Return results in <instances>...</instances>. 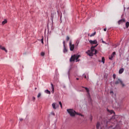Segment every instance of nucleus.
Wrapping results in <instances>:
<instances>
[{
	"mask_svg": "<svg viewBox=\"0 0 129 129\" xmlns=\"http://www.w3.org/2000/svg\"><path fill=\"white\" fill-rule=\"evenodd\" d=\"M0 49L3 51H5L6 53L8 52V50L6 49V48L2 45H0Z\"/></svg>",
	"mask_w": 129,
	"mask_h": 129,
	"instance_id": "13",
	"label": "nucleus"
},
{
	"mask_svg": "<svg viewBox=\"0 0 129 129\" xmlns=\"http://www.w3.org/2000/svg\"><path fill=\"white\" fill-rule=\"evenodd\" d=\"M40 96H41V93H39L37 95V97L39 98V97H40Z\"/></svg>",
	"mask_w": 129,
	"mask_h": 129,
	"instance_id": "28",
	"label": "nucleus"
},
{
	"mask_svg": "<svg viewBox=\"0 0 129 129\" xmlns=\"http://www.w3.org/2000/svg\"><path fill=\"white\" fill-rule=\"evenodd\" d=\"M52 106L53 109H56L57 107H59V105L57 104L56 103H53L52 104Z\"/></svg>",
	"mask_w": 129,
	"mask_h": 129,
	"instance_id": "7",
	"label": "nucleus"
},
{
	"mask_svg": "<svg viewBox=\"0 0 129 129\" xmlns=\"http://www.w3.org/2000/svg\"><path fill=\"white\" fill-rule=\"evenodd\" d=\"M120 83L121 85H122V87L124 86V84L122 82V81L120 79H116V81H115V84H119Z\"/></svg>",
	"mask_w": 129,
	"mask_h": 129,
	"instance_id": "4",
	"label": "nucleus"
},
{
	"mask_svg": "<svg viewBox=\"0 0 129 129\" xmlns=\"http://www.w3.org/2000/svg\"><path fill=\"white\" fill-rule=\"evenodd\" d=\"M63 47H66L65 46V41H63Z\"/></svg>",
	"mask_w": 129,
	"mask_h": 129,
	"instance_id": "32",
	"label": "nucleus"
},
{
	"mask_svg": "<svg viewBox=\"0 0 129 129\" xmlns=\"http://www.w3.org/2000/svg\"><path fill=\"white\" fill-rule=\"evenodd\" d=\"M97 44L96 45L94 46H92V47H94V49H95V48H96V47H97Z\"/></svg>",
	"mask_w": 129,
	"mask_h": 129,
	"instance_id": "34",
	"label": "nucleus"
},
{
	"mask_svg": "<svg viewBox=\"0 0 129 129\" xmlns=\"http://www.w3.org/2000/svg\"><path fill=\"white\" fill-rule=\"evenodd\" d=\"M41 56H45V52H42L41 53Z\"/></svg>",
	"mask_w": 129,
	"mask_h": 129,
	"instance_id": "25",
	"label": "nucleus"
},
{
	"mask_svg": "<svg viewBox=\"0 0 129 129\" xmlns=\"http://www.w3.org/2000/svg\"><path fill=\"white\" fill-rule=\"evenodd\" d=\"M68 50L66 48V46H63V53H67Z\"/></svg>",
	"mask_w": 129,
	"mask_h": 129,
	"instance_id": "14",
	"label": "nucleus"
},
{
	"mask_svg": "<svg viewBox=\"0 0 129 129\" xmlns=\"http://www.w3.org/2000/svg\"><path fill=\"white\" fill-rule=\"evenodd\" d=\"M79 58V55L75 54L72 55L70 58V62H73L75 61V59L77 60V62H78V59Z\"/></svg>",
	"mask_w": 129,
	"mask_h": 129,
	"instance_id": "3",
	"label": "nucleus"
},
{
	"mask_svg": "<svg viewBox=\"0 0 129 129\" xmlns=\"http://www.w3.org/2000/svg\"><path fill=\"white\" fill-rule=\"evenodd\" d=\"M110 94H113V91H111L110 92Z\"/></svg>",
	"mask_w": 129,
	"mask_h": 129,
	"instance_id": "33",
	"label": "nucleus"
},
{
	"mask_svg": "<svg viewBox=\"0 0 129 129\" xmlns=\"http://www.w3.org/2000/svg\"><path fill=\"white\" fill-rule=\"evenodd\" d=\"M123 23H125V19H122L118 21V25H120V24H123Z\"/></svg>",
	"mask_w": 129,
	"mask_h": 129,
	"instance_id": "10",
	"label": "nucleus"
},
{
	"mask_svg": "<svg viewBox=\"0 0 129 129\" xmlns=\"http://www.w3.org/2000/svg\"><path fill=\"white\" fill-rule=\"evenodd\" d=\"M51 89H52V91L51 92L52 93H54V86L53 85V84H51Z\"/></svg>",
	"mask_w": 129,
	"mask_h": 129,
	"instance_id": "18",
	"label": "nucleus"
},
{
	"mask_svg": "<svg viewBox=\"0 0 129 129\" xmlns=\"http://www.w3.org/2000/svg\"><path fill=\"white\" fill-rule=\"evenodd\" d=\"M96 34V32L93 33L92 34L90 35V37H93L94 36H95Z\"/></svg>",
	"mask_w": 129,
	"mask_h": 129,
	"instance_id": "23",
	"label": "nucleus"
},
{
	"mask_svg": "<svg viewBox=\"0 0 129 129\" xmlns=\"http://www.w3.org/2000/svg\"><path fill=\"white\" fill-rule=\"evenodd\" d=\"M125 26H126V29H127V28H128V27H129V22H126Z\"/></svg>",
	"mask_w": 129,
	"mask_h": 129,
	"instance_id": "21",
	"label": "nucleus"
},
{
	"mask_svg": "<svg viewBox=\"0 0 129 129\" xmlns=\"http://www.w3.org/2000/svg\"><path fill=\"white\" fill-rule=\"evenodd\" d=\"M105 61V59L104 58V57H102V62H103V64H104Z\"/></svg>",
	"mask_w": 129,
	"mask_h": 129,
	"instance_id": "22",
	"label": "nucleus"
},
{
	"mask_svg": "<svg viewBox=\"0 0 129 129\" xmlns=\"http://www.w3.org/2000/svg\"><path fill=\"white\" fill-rule=\"evenodd\" d=\"M35 90H36V89H37V88H35Z\"/></svg>",
	"mask_w": 129,
	"mask_h": 129,
	"instance_id": "40",
	"label": "nucleus"
},
{
	"mask_svg": "<svg viewBox=\"0 0 129 129\" xmlns=\"http://www.w3.org/2000/svg\"><path fill=\"white\" fill-rule=\"evenodd\" d=\"M123 71H124V70L123 69H121L119 70V74H121L123 73Z\"/></svg>",
	"mask_w": 129,
	"mask_h": 129,
	"instance_id": "15",
	"label": "nucleus"
},
{
	"mask_svg": "<svg viewBox=\"0 0 129 129\" xmlns=\"http://www.w3.org/2000/svg\"><path fill=\"white\" fill-rule=\"evenodd\" d=\"M70 39V38L69 37V36H67V41H69Z\"/></svg>",
	"mask_w": 129,
	"mask_h": 129,
	"instance_id": "30",
	"label": "nucleus"
},
{
	"mask_svg": "<svg viewBox=\"0 0 129 129\" xmlns=\"http://www.w3.org/2000/svg\"><path fill=\"white\" fill-rule=\"evenodd\" d=\"M101 41H102L103 44H105V42L104 41H103V39H101Z\"/></svg>",
	"mask_w": 129,
	"mask_h": 129,
	"instance_id": "29",
	"label": "nucleus"
},
{
	"mask_svg": "<svg viewBox=\"0 0 129 129\" xmlns=\"http://www.w3.org/2000/svg\"><path fill=\"white\" fill-rule=\"evenodd\" d=\"M59 104L60 106V107L62 108V103L61 102V101L59 102Z\"/></svg>",
	"mask_w": 129,
	"mask_h": 129,
	"instance_id": "26",
	"label": "nucleus"
},
{
	"mask_svg": "<svg viewBox=\"0 0 129 129\" xmlns=\"http://www.w3.org/2000/svg\"><path fill=\"white\" fill-rule=\"evenodd\" d=\"M45 93H47V94H51V92L49 91L48 90H46L45 91Z\"/></svg>",
	"mask_w": 129,
	"mask_h": 129,
	"instance_id": "20",
	"label": "nucleus"
},
{
	"mask_svg": "<svg viewBox=\"0 0 129 129\" xmlns=\"http://www.w3.org/2000/svg\"><path fill=\"white\" fill-rule=\"evenodd\" d=\"M85 79H86V78H87L86 76H85Z\"/></svg>",
	"mask_w": 129,
	"mask_h": 129,
	"instance_id": "39",
	"label": "nucleus"
},
{
	"mask_svg": "<svg viewBox=\"0 0 129 129\" xmlns=\"http://www.w3.org/2000/svg\"><path fill=\"white\" fill-rule=\"evenodd\" d=\"M91 51L93 54L96 55V54H97V50L95 49L94 47H91Z\"/></svg>",
	"mask_w": 129,
	"mask_h": 129,
	"instance_id": "5",
	"label": "nucleus"
},
{
	"mask_svg": "<svg viewBox=\"0 0 129 129\" xmlns=\"http://www.w3.org/2000/svg\"><path fill=\"white\" fill-rule=\"evenodd\" d=\"M86 54H87L89 56H93V52H92L90 50H88L86 52Z\"/></svg>",
	"mask_w": 129,
	"mask_h": 129,
	"instance_id": "8",
	"label": "nucleus"
},
{
	"mask_svg": "<svg viewBox=\"0 0 129 129\" xmlns=\"http://www.w3.org/2000/svg\"><path fill=\"white\" fill-rule=\"evenodd\" d=\"M32 99H33V100H35L36 98H35L34 97H33Z\"/></svg>",
	"mask_w": 129,
	"mask_h": 129,
	"instance_id": "35",
	"label": "nucleus"
},
{
	"mask_svg": "<svg viewBox=\"0 0 129 129\" xmlns=\"http://www.w3.org/2000/svg\"><path fill=\"white\" fill-rule=\"evenodd\" d=\"M116 52L115 51H114L112 54L111 55V56L109 57V60H112V58L114 57V55H115Z\"/></svg>",
	"mask_w": 129,
	"mask_h": 129,
	"instance_id": "12",
	"label": "nucleus"
},
{
	"mask_svg": "<svg viewBox=\"0 0 129 129\" xmlns=\"http://www.w3.org/2000/svg\"><path fill=\"white\" fill-rule=\"evenodd\" d=\"M41 42L42 44H44V38H42L41 39Z\"/></svg>",
	"mask_w": 129,
	"mask_h": 129,
	"instance_id": "24",
	"label": "nucleus"
},
{
	"mask_svg": "<svg viewBox=\"0 0 129 129\" xmlns=\"http://www.w3.org/2000/svg\"><path fill=\"white\" fill-rule=\"evenodd\" d=\"M113 118V117H112V119H103L102 121L101 124H100V123L99 122H98L96 124V127L97 129H102V127H106L107 126V124H108V122L111 121L112 120V119Z\"/></svg>",
	"mask_w": 129,
	"mask_h": 129,
	"instance_id": "1",
	"label": "nucleus"
},
{
	"mask_svg": "<svg viewBox=\"0 0 129 129\" xmlns=\"http://www.w3.org/2000/svg\"><path fill=\"white\" fill-rule=\"evenodd\" d=\"M76 80H79V78H76Z\"/></svg>",
	"mask_w": 129,
	"mask_h": 129,
	"instance_id": "37",
	"label": "nucleus"
},
{
	"mask_svg": "<svg viewBox=\"0 0 129 129\" xmlns=\"http://www.w3.org/2000/svg\"><path fill=\"white\" fill-rule=\"evenodd\" d=\"M85 89H86L87 91L88 97H89L90 99V93H89V89L87 87H85Z\"/></svg>",
	"mask_w": 129,
	"mask_h": 129,
	"instance_id": "11",
	"label": "nucleus"
},
{
	"mask_svg": "<svg viewBox=\"0 0 129 129\" xmlns=\"http://www.w3.org/2000/svg\"><path fill=\"white\" fill-rule=\"evenodd\" d=\"M8 23V21L7 20H5L2 22V25H5V24H7Z\"/></svg>",
	"mask_w": 129,
	"mask_h": 129,
	"instance_id": "19",
	"label": "nucleus"
},
{
	"mask_svg": "<svg viewBox=\"0 0 129 129\" xmlns=\"http://www.w3.org/2000/svg\"><path fill=\"white\" fill-rule=\"evenodd\" d=\"M107 111L108 112H109L110 113H111V114H112V113H114V111H113V110H112L107 109Z\"/></svg>",
	"mask_w": 129,
	"mask_h": 129,
	"instance_id": "17",
	"label": "nucleus"
},
{
	"mask_svg": "<svg viewBox=\"0 0 129 129\" xmlns=\"http://www.w3.org/2000/svg\"><path fill=\"white\" fill-rule=\"evenodd\" d=\"M55 15H56V13L55 12H53L52 13H51V20H53L54 19V16H55Z\"/></svg>",
	"mask_w": 129,
	"mask_h": 129,
	"instance_id": "16",
	"label": "nucleus"
},
{
	"mask_svg": "<svg viewBox=\"0 0 129 129\" xmlns=\"http://www.w3.org/2000/svg\"><path fill=\"white\" fill-rule=\"evenodd\" d=\"M89 43H90V44H93V45H96V44H97V40H89Z\"/></svg>",
	"mask_w": 129,
	"mask_h": 129,
	"instance_id": "9",
	"label": "nucleus"
},
{
	"mask_svg": "<svg viewBox=\"0 0 129 129\" xmlns=\"http://www.w3.org/2000/svg\"><path fill=\"white\" fill-rule=\"evenodd\" d=\"M67 111L68 113H69V114L71 115V116H75V114L80 115L81 116H83V115H82L81 113H78L72 109H68Z\"/></svg>",
	"mask_w": 129,
	"mask_h": 129,
	"instance_id": "2",
	"label": "nucleus"
},
{
	"mask_svg": "<svg viewBox=\"0 0 129 129\" xmlns=\"http://www.w3.org/2000/svg\"><path fill=\"white\" fill-rule=\"evenodd\" d=\"M70 48L71 51H73V50H74V44H72L71 41L70 42Z\"/></svg>",
	"mask_w": 129,
	"mask_h": 129,
	"instance_id": "6",
	"label": "nucleus"
},
{
	"mask_svg": "<svg viewBox=\"0 0 129 129\" xmlns=\"http://www.w3.org/2000/svg\"><path fill=\"white\" fill-rule=\"evenodd\" d=\"M51 114H52V115H55V113H54V112H51Z\"/></svg>",
	"mask_w": 129,
	"mask_h": 129,
	"instance_id": "31",
	"label": "nucleus"
},
{
	"mask_svg": "<svg viewBox=\"0 0 129 129\" xmlns=\"http://www.w3.org/2000/svg\"><path fill=\"white\" fill-rule=\"evenodd\" d=\"M114 129H116V127L114 128Z\"/></svg>",
	"mask_w": 129,
	"mask_h": 129,
	"instance_id": "41",
	"label": "nucleus"
},
{
	"mask_svg": "<svg viewBox=\"0 0 129 129\" xmlns=\"http://www.w3.org/2000/svg\"><path fill=\"white\" fill-rule=\"evenodd\" d=\"M116 77V76L115 75V74H113V78L114 79H115Z\"/></svg>",
	"mask_w": 129,
	"mask_h": 129,
	"instance_id": "27",
	"label": "nucleus"
},
{
	"mask_svg": "<svg viewBox=\"0 0 129 129\" xmlns=\"http://www.w3.org/2000/svg\"><path fill=\"white\" fill-rule=\"evenodd\" d=\"M91 120H92V117L91 116Z\"/></svg>",
	"mask_w": 129,
	"mask_h": 129,
	"instance_id": "38",
	"label": "nucleus"
},
{
	"mask_svg": "<svg viewBox=\"0 0 129 129\" xmlns=\"http://www.w3.org/2000/svg\"><path fill=\"white\" fill-rule=\"evenodd\" d=\"M106 30H107V28H104V32H106Z\"/></svg>",
	"mask_w": 129,
	"mask_h": 129,
	"instance_id": "36",
	"label": "nucleus"
}]
</instances>
